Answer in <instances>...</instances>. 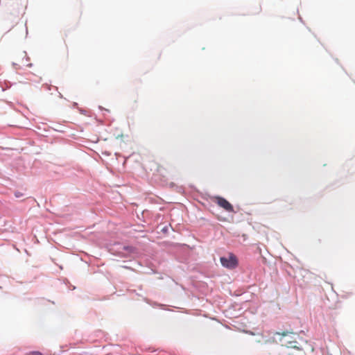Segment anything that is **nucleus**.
<instances>
[{
    "mask_svg": "<svg viewBox=\"0 0 355 355\" xmlns=\"http://www.w3.org/2000/svg\"><path fill=\"white\" fill-rule=\"evenodd\" d=\"M215 202L217 203L218 206L223 208L225 211L228 212L234 211L233 206L225 198L218 196L216 197Z\"/></svg>",
    "mask_w": 355,
    "mask_h": 355,
    "instance_id": "2",
    "label": "nucleus"
},
{
    "mask_svg": "<svg viewBox=\"0 0 355 355\" xmlns=\"http://www.w3.org/2000/svg\"><path fill=\"white\" fill-rule=\"evenodd\" d=\"M282 335L283 336H286V335H287V332H283V333L282 334Z\"/></svg>",
    "mask_w": 355,
    "mask_h": 355,
    "instance_id": "6",
    "label": "nucleus"
},
{
    "mask_svg": "<svg viewBox=\"0 0 355 355\" xmlns=\"http://www.w3.org/2000/svg\"><path fill=\"white\" fill-rule=\"evenodd\" d=\"M28 355H43V354L39 352H33L30 353Z\"/></svg>",
    "mask_w": 355,
    "mask_h": 355,
    "instance_id": "3",
    "label": "nucleus"
},
{
    "mask_svg": "<svg viewBox=\"0 0 355 355\" xmlns=\"http://www.w3.org/2000/svg\"><path fill=\"white\" fill-rule=\"evenodd\" d=\"M15 196L17 197V198H19V197H21L23 196V194L20 192H16L15 193Z\"/></svg>",
    "mask_w": 355,
    "mask_h": 355,
    "instance_id": "4",
    "label": "nucleus"
},
{
    "mask_svg": "<svg viewBox=\"0 0 355 355\" xmlns=\"http://www.w3.org/2000/svg\"><path fill=\"white\" fill-rule=\"evenodd\" d=\"M220 261L222 266L228 269H234L238 266V259L232 253H229L227 257H220Z\"/></svg>",
    "mask_w": 355,
    "mask_h": 355,
    "instance_id": "1",
    "label": "nucleus"
},
{
    "mask_svg": "<svg viewBox=\"0 0 355 355\" xmlns=\"http://www.w3.org/2000/svg\"><path fill=\"white\" fill-rule=\"evenodd\" d=\"M261 6H259L257 7V12L256 13L259 14V13L261 12Z\"/></svg>",
    "mask_w": 355,
    "mask_h": 355,
    "instance_id": "5",
    "label": "nucleus"
}]
</instances>
